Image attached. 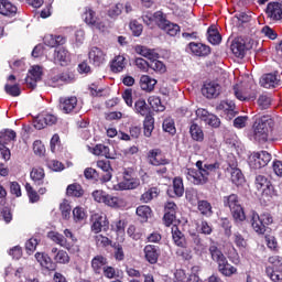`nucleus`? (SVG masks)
<instances>
[{"instance_id": "obj_18", "label": "nucleus", "mask_w": 282, "mask_h": 282, "mask_svg": "<svg viewBox=\"0 0 282 282\" xmlns=\"http://www.w3.org/2000/svg\"><path fill=\"white\" fill-rule=\"evenodd\" d=\"M64 239L66 240V243L68 246V248H66V250H68V252H73L76 253L78 252L79 248H78V238H76V236L74 235V232H72V230L69 229H65L64 230Z\"/></svg>"}, {"instance_id": "obj_52", "label": "nucleus", "mask_w": 282, "mask_h": 282, "mask_svg": "<svg viewBox=\"0 0 282 282\" xmlns=\"http://www.w3.org/2000/svg\"><path fill=\"white\" fill-rule=\"evenodd\" d=\"M150 69H153V72H156V74H165L166 65H164L162 61L153 58L150 62Z\"/></svg>"}, {"instance_id": "obj_44", "label": "nucleus", "mask_w": 282, "mask_h": 282, "mask_svg": "<svg viewBox=\"0 0 282 282\" xmlns=\"http://www.w3.org/2000/svg\"><path fill=\"white\" fill-rule=\"evenodd\" d=\"M198 210L205 217H210L213 215V205L208 200H198L197 202Z\"/></svg>"}, {"instance_id": "obj_60", "label": "nucleus", "mask_w": 282, "mask_h": 282, "mask_svg": "<svg viewBox=\"0 0 282 282\" xmlns=\"http://www.w3.org/2000/svg\"><path fill=\"white\" fill-rule=\"evenodd\" d=\"M4 90H6V94H8L9 96H13V97L21 96V88L19 87V85L7 84L4 86Z\"/></svg>"}, {"instance_id": "obj_14", "label": "nucleus", "mask_w": 282, "mask_h": 282, "mask_svg": "<svg viewBox=\"0 0 282 282\" xmlns=\"http://www.w3.org/2000/svg\"><path fill=\"white\" fill-rule=\"evenodd\" d=\"M202 94L208 99L217 98L221 94V85L217 82L206 83L202 88Z\"/></svg>"}, {"instance_id": "obj_64", "label": "nucleus", "mask_w": 282, "mask_h": 282, "mask_svg": "<svg viewBox=\"0 0 282 282\" xmlns=\"http://www.w3.org/2000/svg\"><path fill=\"white\" fill-rule=\"evenodd\" d=\"M185 197H186V199H187V202H189V204H192V205H195V204H197V191H195V189H187L186 192H185Z\"/></svg>"}, {"instance_id": "obj_2", "label": "nucleus", "mask_w": 282, "mask_h": 282, "mask_svg": "<svg viewBox=\"0 0 282 282\" xmlns=\"http://www.w3.org/2000/svg\"><path fill=\"white\" fill-rule=\"evenodd\" d=\"M274 129V119L270 115L257 117L251 133L249 134L250 140L258 142L259 144H265L268 138H270V131Z\"/></svg>"}, {"instance_id": "obj_53", "label": "nucleus", "mask_w": 282, "mask_h": 282, "mask_svg": "<svg viewBox=\"0 0 282 282\" xmlns=\"http://www.w3.org/2000/svg\"><path fill=\"white\" fill-rule=\"evenodd\" d=\"M217 109L219 111H225L226 113H230V116H232V113H235L236 106L232 101H221L217 106Z\"/></svg>"}, {"instance_id": "obj_41", "label": "nucleus", "mask_w": 282, "mask_h": 282, "mask_svg": "<svg viewBox=\"0 0 282 282\" xmlns=\"http://www.w3.org/2000/svg\"><path fill=\"white\" fill-rule=\"evenodd\" d=\"M137 54L143 56L144 58H149V61H153V58H158V53L155 51L147 48L145 46H135Z\"/></svg>"}, {"instance_id": "obj_26", "label": "nucleus", "mask_w": 282, "mask_h": 282, "mask_svg": "<svg viewBox=\"0 0 282 282\" xmlns=\"http://www.w3.org/2000/svg\"><path fill=\"white\" fill-rule=\"evenodd\" d=\"M189 50L194 56H208L210 54V46L202 43H189Z\"/></svg>"}, {"instance_id": "obj_51", "label": "nucleus", "mask_w": 282, "mask_h": 282, "mask_svg": "<svg viewBox=\"0 0 282 282\" xmlns=\"http://www.w3.org/2000/svg\"><path fill=\"white\" fill-rule=\"evenodd\" d=\"M148 102L152 107L153 111H164V106L162 105V99H160V97L150 96Z\"/></svg>"}, {"instance_id": "obj_12", "label": "nucleus", "mask_w": 282, "mask_h": 282, "mask_svg": "<svg viewBox=\"0 0 282 282\" xmlns=\"http://www.w3.org/2000/svg\"><path fill=\"white\" fill-rule=\"evenodd\" d=\"M56 122H58V117H56V115L42 113L34 119L33 124L36 129L41 130L45 129L47 126L52 127V124H56Z\"/></svg>"}, {"instance_id": "obj_40", "label": "nucleus", "mask_w": 282, "mask_h": 282, "mask_svg": "<svg viewBox=\"0 0 282 282\" xmlns=\"http://www.w3.org/2000/svg\"><path fill=\"white\" fill-rule=\"evenodd\" d=\"M267 276L273 282H282V271L274 270V267L267 265L265 267Z\"/></svg>"}, {"instance_id": "obj_27", "label": "nucleus", "mask_w": 282, "mask_h": 282, "mask_svg": "<svg viewBox=\"0 0 282 282\" xmlns=\"http://www.w3.org/2000/svg\"><path fill=\"white\" fill-rule=\"evenodd\" d=\"M18 12L17 6L8 0H0V14L3 17H14Z\"/></svg>"}, {"instance_id": "obj_54", "label": "nucleus", "mask_w": 282, "mask_h": 282, "mask_svg": "<svg viewBox=\"0 0 282 282\" xmlns=\"http://www.w3.org/2000/svg\"><path fill=\"white\" fill-rule=\"evenodd\" d=\"M83 18L85 23H87L88 25L96 24V12H94V10L86 8Z\"/></svg>"}, {"instance_id": "obj_48", "label": "nucleus", "mask_w": 282, "mask_h": 282, "mask_svg": "<svg viewBox=\"0 0 282 282\" xmlns=\"http://www.w3.org/2000/svg\"><path fill=\"white\" fill-rule=\"evenodd\" d=\"M104 204H106V206H110V208H120V206H122V199L118 198V196L106 194Z\"/></svg>"}, {"instance_id": "obj_35", "label": "nucleus", "mask_w": 282, "mask_h": 282, "mask_svg": "<svg viewBox=\"0 0 282 282\" xmlns=\"http://www.w3.org/2000/svg\"><path fill=\"white\" fill-rule=\"evenodd\" d=\"M48 239L51 241H54V243H57V246H61V248H69V245H67V240H65V236L56 232V231H50L47 234Z\"/></svg>"}, {"instance_id": "obj_25", "label": "nucleus", "mask_w": 282, "mask_h": 282, "mask_svg": "<svg viewBox=\"0 0 282 282\" xmlns=\"http://www.w3.org/2000/svg\"><path fill=\"white\" fill-rule=\"evenodd\" d=\"M251 226L257 235H265V226L257 212H251Z\"/></svg>"}, {"instance_id": "obj_36", "label": "nucleus", "mask_w": 282, "mask_h": 282, "mask_svg": "<svg viewBox=\"0 0 282 282\" xmlns=\"http://www.w3.org/2000/svg\"><path fill=\"white\" fill-rule=\"evenodd\" d=\"M189 133L192 135V140L196 142H204V130L197 123H192L189 127Z\"/></svg>"}, {"instance_id": "obj_62", "label": "nucleus", "mask_w": 282, "mask_h": 282, "mask_svg": "<svg viewBox=\"0 0 282 282\" xmlns=\"http://www.w3.org/2000/svg\"><path fill=\"white\" fill-rule=\"evenodd\" d=\"M130 30L133 36H140V34H142L143 26L140 22L133 20L130 22Z\"/></svg>"}, {"instance_id": "obj_56", "label": "nucleus", "mask_w": 282, "mask_h": 282, "mask_svg": "<svg viewBox=\"0 0 282 282\" xmlns=\"http://www.w3.org/2000/svg\"><path fill=\"white\" fill-rule=\"evenodd\" d=\"M122 10H124V6H122V3H117L108 10V17H110V19H116V17L122 14Z\"/></svg>"}, {"instance_id": "obj_63", "label": "nucleus", "mask_w": 282, "mask_h": 282, "mask_svg": "<svg viewBox=\"0 0 282 282\" xmlns=\"http://www.w3.org/2000/svg\"><path fill=\"white\" fill-rule=\"evenodd\" d=\"M234 242L236 243L237 248H246V246H248V242L239 232L234 234Z\"/></svg>"}, {"instance_id": "obj_34", "label": "nucleus", "mask_w": 282, "mask_h": 282, "mask_svg": "<svg viewBox=\"0 0 282 282\" xmlns=\"http://www.w3.org/2000/svg\"><path fill=\"white\" fill-rule=\"evenodd\" d=\"M88 149L90 153H93L94 155H102L108 160H113L111 153H109V147L105 144H97L95 148H88Z\"/></svg>"}, {"instance_id": "obj_9", "label": "nucleus", "mask_w": 282, "mask_h": 282, "mask_svg": "<svg viewBox=\"0 0 282 282\" xmlns=\"http://www.w3.org/2000/svg\"><path fill=\"white\" fill-rule=\"evenodd\" d=\"M256 187L262 193L263 197H274L276 195L272 182L263 175L256 176Z\"/></svg>"}, {"instance_id": "obj_21", "label": "nucleus", "mask_w": 282, "mask_h": 282, "mask_svg": "<svg viewBox=\"0 0 282 282\" xmlns=\"http://www.w3.org/2000/svg\"><path fill=\"white\" fill-rule=\"evenodd\" d=\"M90 263L94 274H102V271L107 267V258L98 254L91 259Z\"/></svg>"}, {"instance_id": "obj_61", "label": "nucleus", "mask_w": 282, "mask_h": 282, "mask_svg": "<svg viewBox=\"0 0 282 282\" xmlns=\"http://www.w3.org/2000/svg\"><path fill=\"white\" fill-rule=\"evenodd\" d=\"M163 131L173 135L175 133V121L171 118L165 119L163 121Z\"/></svg>"}, {"instance_id": "obj_11", "label": "nucleus", "mask_w": 282, "mask_h": 282, "mask_svg": "<svg viewBox=\"0 0 282 282\" xmlns=\"http://www.w3.org/2000/svg\"><path fill=\"white\" fill-rule=\"evenodd\" d=\"M88 59L95 67H100V65H105L107 62V53L98 46H93L88 52Z\"/></svg>"}, {"instance_id": "obj_4", "label": "nucleus", "mask_w": 282, "mask_h": 282, "mask_svg": "<svg viewBox=\"0 0 282 282\" xmlns=\"http://www.w3.org/2000/svg\"><path fill=\"white\" fill-rule=\"evenodd\" d=\"M224 206L230 209V213L235 221H246V213H243V207L239 202V196L237 194H231L223 198Z\"/></svg>"}, {"instance_id": "obj_19", "label": "nucleus", "mask_w": 282, "mask_h": 282, "mask_svg": "<svg viewBox=\"0 0 282 282\" xmlns=\"http://www.w3.org/2000/svg\"><path fill=\"white\" fill-rule=\"evenodd\" d=\"M139 85L142 91H147L148 94H151V91L155 89V85H158V79L152 78L149 75H142L140 77Z\"/></svg>"}, {"instance_id": "obj_58", "label": "nucleus", "mask_w": 282, "mask_h": 282, "mask_svg": "<svg viewBox=\"0 0 282 282\" xmlns=\"http://www.w3.org/2000/svg\"><path fill=\"white\" fill-rule=\"evenodd\" d=\"M272 105V98L268 95H260L258 98V106L260 109H268Z\"/></svg>"}, {"instance_id": "obj_50", "label": "nucleus", "mask_w": 282, "mask_h": 282, "mask_svg": "<svg viewBox=\"0 0 282 282\" xmlns=\"http://www.w3.org/2000/svg\"><path fill=\"white\" fill-rule=\"evenodd\" d=\"M173 191L176 197H182V195H184V181L182 177H175L173 180Z\"/></svg>"}, {"instance_id": "obj_57", "label": "nucleus", "mask_w": 282, "mask_h": 282, "mask_svg": "<svg viewBox=\"0 0 282 282\" xmlns=\"http://www.w3.org/2000/svg\"><path fill=\"white\" fill-rule=\"evenodd\" d=\"M54 261H56V263H69V254L67 253V251L65 250H59L54 257H53Z\"/></svg>"}, {"instance_id": "obj_23", "label": "nucleus", "mask_w": 282, "mask_h": 282, "mask_svg": "<svg viewBox=\"0 0 282 282\" xmlns=\"http://www.w3.org/2000/svg\"><path fill=\"white\" fill-rule=\"evenodd\" d=\"M30 177L32 182H34L35 186H43V184H47L45 182V170L42 167H33Z\"/></svg>"}, {"instance_id": "obj_3", "label": "nucleus", "mask_w": 282, "mask_h": 282, "mask_svg": "<svg viewBox=\"0 0 282 282\" xmlns=\"http://www.w3.org/2000/svg\"><path fill=\"white\" fill-rule=\"evenodd\" d=\"M209 254L212 256L213 261H216L218 264V270L224 276H232V274H237V268L228 263V259H226V256H224L215 242L209 246Z\"/></svg>"}, {"instance_id": "obj_30", "label": "nucleus", "mask_w": 282, "mask_h": 282, "mask_svg": "<svg viewBox=\"0 0 282 282\" xmlns=\"http://www.w3.org/2000/svg\"><path fill=\"white\" fill-rule=\"evenodd\" d=\"M94 223L91 225V231L98 235V232L102 231V227L107 226V216L95 214L93 216Z\"/></svg>"}, {"instance_id": "obj_10", "label": "nucleus", "mask_w": 282, "mask_h": 282, "mask_svg": "<svg viewBox=\"0 0 282 282\" xmlns=\"http://www.w3.org/2000/svg\"><path fill=\"white\" fill-rule=\"evenodd\" d=\"M252 47H254V40H249V42L237 40L231 44V52L237 58H243L246 52Z\"/></svg>"}, {"instance_id": "obj_45", "label": "nucleus", "mask_w": 282, "mask_h": 282, "mask_svg": "<svg viewBox=\"0 0 282 282\" xmlns=\"http://www.w3.org/2000/svg\"><path fill=\"white\" fill-rule=\"evenodd\" d=\"M134 110L135 113H139L140 116H149L150 109L147 105V101L144 99H139L134 104Z\"/></svg>"}, {"instance_id": "obj_29", "label": "nucleus", "mask_w": 282, "mask_h": 282, "mask_svg": "<svg viewBox=\"0 0 282 282\" xmlns=\"http://www.w3.org/2000/svg\"><path fill=\"white\" fill-rule=\"evenodd\" d=\"M280 80L275 74H265L260 79V85L265 89H272L279 85Z\"/></svg>"}, {"instance_id": "obj_32", "label": "nucleus", "mask_w": 282, "mask_h": 282, "mask_svg": "<svg viewBox=\"0 0 282 282\" xmlns=\"http://www.w3.org/2000/svg\"><path fill=\"white\" fill-rule=\"evenodd\" d=\"M65 36L62 35H46L44 37V43L47 47H56L58 45H65L66 43Z\"/></svg>"}, {"instance_id": "obj_38", "label": "nucleus", "mask_w": 282, "mask_h": 282, "mask_svg": "<svg viewBox=\"0 0 282 282\" xmlns=\"http://www.w3.org/2000/svg\"><path fill=\"white\" fill-rule=\"evenodd\" d=\"M172 239L175 246H178V248H184L186 243L184 235L182 234V231H180V228H177V226L172 227Z\"/></svg>"}, {"instance_id": "obj_17", "label": "nucleus", "mask_w": 282, "mask_h": 282, "mask_svg": "<svg viewBox=\"0 0 282 282\" xmlns=\"http://www.w3.org/2000/svg\"><path fill=\"white\" fill-rule=\"evenodd\" d=\"M35 259L37 263H40L41 268H44V270L54 271L56 270V264L52 261V258L47 256L45 252H36Z\"/></svg>"}, {"instance_id": "obj_28", "label": "nucleus", "mask_w": 282, "mask_h": 282, "mask_svg": "<svg viewBox=\"0 0 282 282\" xmlns=\"http://www.w3.org/2000/svg\"><path fill=\"white\" fill-rule=\"evenodd\" d=\"M227 171H229L231 175L232 184H236V186L243 184V173H241V170L237 167V163L229 164Z\"/></svg>"}, {"instance_id": "obj_33", "label": "nucleus", "mask_w": 282, "mask_h": 282, "mask_svg": "<svg viewBox=\"0 0 282 282\" xmlns=\"http://www.w3.org/2000/svg\"><path fill=\"white\" fill-rule=\"evenodd\" d=\"M110 67H111V72H113L115 74H118L122 72L124 67H127V59L122 55L116 56L112 59Z\"/></svg>"}, {"instance_id": "obj_24", "label": "nucleus", "mask_w": 282, "mask_h": 282, "mask_svg": "<svg viewBox=\"0 0 282 282\" xmlns=\"http://www.w3.org/2000/svg\"><path fill=\"white\" fill-rule=\"evenodd\" d=\"M148 159L152 166H164L169 164V160L162 158L160 150H151L148 154Z\"/></svg>"}, {"instance_id": "obj_46", "label": "nucleus", "mask_w": 282, "mask_h": 282, "mask_svg": "<svg viewBox=\"0 0 282 282\" xmlns=\"http://www.w3.org/2000/svg\"><path fill=\"white\" fill-rule=\"evenodd\" d=\"M151 207H149L148 205H141L137 208V215L143 223L149 220V217H151Z\"/></svg>"}, {"instance_id": "obj_43", "label": "nucleus", "mask_w": 282, "mask_h": 282, "mask_svg": "<svg viewBox=\"0 0 282 282\" xmlns=\"http://www.w3.org/2000/svg\"><path fill=\"white\" fill-rule=\"evenodd\" d=\"M158 195H160L158 187H152L141 195L140 202H142L143 204H149V202H152V199H155Z\"/></svg>"}, {"instance_id": "obj_22", "label": "nucleus", "mask_w": 282, "mask_h": 282, "mask_svg": "<svg viewBox=\"0 0 282 282\" xmlns=\"http://www.w3.org/2000/svg\"><path fill=\"white\" fill-rule=\"evenodd\" d=\"M143 252L147 261L152 264L158 263V259L160 257V249L158 246L147 245L143 249Z\"/></svg>"}, {"instance_id": "obj_6", "label": "nucleus", "mask_w": 282, "mask_h": 282, "mask_svg": "<svg viewBox=\"0 0 282 282\" xmlns=\"http://www.w3.org/2000/svg\"><path fill=\"white\" fill-rule=\"evenodd\" d=\"M154 19H158L159 28L163 30L165 34H169V36H177V34H180L181 32L180 25L164 19V13H162V11L155 12Z\"/></svg>"}, {"instance_id": "obj_7", "label": "nucleus", "mask_w": 282, "mask_h": 282, "mask_svg": "<svg viewBox=\"0 0 282 282\" xmlns=\"http://www.w3.org/2000/svg\"><path fill=\"white\" fill-rule=\"evenodd\" d=\"M12 140H17V132H14V130L7 129L0 132V153L6 162H8L11 156L10 149H8L6 144L12 142Z\"/></svg>"}, {"instance_id": "obj_20", "label": "nucleus", "mask_w": 282, "mask_h": 282, "mask_svg": "<svg viewBox=\"0 0 282 282\" xmlns=\"http://www.w3.org/2000/svg\"><path fill=\"white\" fill-rule=\"evenodd\" d=\"M59 102L64 113H72L78 105V98L76 96L64 97L59 99Z\"/></svg>"}, {"instance_id": "obj_16", "label": "nucleus", "mask_w": 282, "mask_h": 282, "mask_svg": "<svg viewBox=\"0 0 282 282\" xmlns=\"http://www.w3.org/2000/svg\"><path fill=\"white\" fill-rule=\"evenodd\" d=\"M267 17L271 21H281L282 19V6L279 2H270L267 6Z\"/></svg>"}, {"instance_id": "obj_37", "label": "nucleus", "mask_w": 282, "mask_h": 282, "mask_svg": "<svg viewBox=\"0 0 282 282\" xmlns=\"http://www.w3.org/2000/svg\"><path fill=\"white\" fill-rule=\"evenodd\" d=\"M234 95L238 100L241 102L250 100L252 97L246 91V88L243 86L237 84L234 86Z\"/></svg>"}, {"instance_id": "obj_47", "label": "nucleus", "mask_w": 282, "mask_h": 282, "mask_svg": "<svg viewBox=\"0 0 282 282\" xmlns=\"http://www.w3.org/2000/svg\"><path fill=\"white\" fill-rule=\"evenodd\" d=\"M66 193L69 197H83L84 192L80 184L74 183L67 186Z\"/></svg>"}, {"instance_id": "obj_15", "label": "nucleus", "mask_w": 282, "mask_h": 282, "mask_svg": "<svg viewBox=\"0 0 282 282\" xmlns=\"http://www.w3.org/2000/svg\"><path fill=\"white\" fill-rule=\"evenodd\" d=\"M53 61L55 65H61L62 67H66V65H69L72 61L69 51H67L65 47L56 48L53 55Z\"/></svg>"}, {"instance_id": "obj_42", "label": "nucleus", "mask_w": 282, "mask_h": 282, "mask_svg": "<svg viewBox=\"0 0 282 282\" xmlns=\"http://www.w3.org/2000/svg\"><path fill=\"white\" fill-rule=\"evenodd\" d=\"M207 40L212 45H219L221 43V35L219 34V31L215 28H209L207 30Z\"/></svg>"}, {"instance_id": "obj_59", "label": "nucleus", "mask_w": 282, "mask_h": 282, "mask_svg": "<svg viewBox=\"0 0 282 282\" xmlns=\"http://www.w3.org/2000/svg\"><path fill=\"white\" fill-rule=\"evenodd\" d=\"M73 217L74 221H84V219H87V214L85 213L84 208L75 207L73 209Z\"/></svg>"}, {"instance_id": "obj_1", "label": "nucleus", "mask_w": 282, "mask_h": 282, "mask_svg": "<svg viewBox=\"0 0 282 282\" xmlns=\"http://www.w3.org/2000/svg\"><path fill=\"white\" fill-rule=\"evenodd\" d=\"M219 162L204 164V162L197 161V170L186 169L185 175L192 184L204 186V184H207L208 180H214L215 175L219 172Z\"/></svg>"}, {"instance_id": "obj_8", "label": "nucleus", "mask_w": 282, "mask_h": 282, "mask_svg": "<svg viewBox=\"0 0 282 282\" xmlns=\"http://www.w3.org/2000/svg\"><path fill=\"white\" fill-rule=\"evenodd\" d=\"M272 160V154L267 151L253 152L249 156L250 169L259 170L263 166H268V163Z\"/></svg>"}, {"instance_id": "obj_39", "label": "nucleus", "mask_w": 282, "mask_h": 282, "mask_svg": "<svg viewBox=\"0 0 282 282\" xmlns=\"http://www.w3.org/2000/svg\"><path fill=\"white\" fill-rule=\"evenodd\" d=\"M143 133L145 138H151L153 130L155 129V120L151 116H147L143 121Z\"/></svg>"}, {"instance_id": "obj_5", "label": "nucleus", "mask_w": 282, "mask_h": 282, "mask_svg": "<svg viewBox=\"0 0 282 282\" xmlns=\"http://www.w3.org/2000/svg\"><path fill=\"white\" fill-rule=\"evenodd\" d=\"M140 186V178L133 176V172L124 171L123 178L117 185H113L112 191H135Z\"/></svg>"}, {"instance_id": "obj_49", "label": "nucleus", "mask_w": 282, "mask_h": 282, "mask_svg": "<svg viewBox=\"0 0 282 282\" xmlns=\"http://www.w3.org/2000/svg\"><path fill=\"white\" fill-rule=\"evenodd\" d=\"M25 191L29 197V202L31 204H36V202L41 199V196H39V192H36L35 188L32 187L30 183L25 184Z\"/></svg>"}, {"instance_id": "obj_55", "label": "nucleus", "mask_w": 282, "mask_h": 282, "mask_svg": "<svg viewBox=\"0 0 282 282\" xmlns=\"http://www.w3.org/2000/svg\"><path fill=\"white\" fill-rule=\"evenodd\" d=\"M59 210L63 219H69V217H72V206L67 200H63V203H61Z\"/></svg>"}, {"instance_id": "obj_31", "label": "nucleus", "mask_w": 282, "mask_h": 282, "mask_svg": "<svg viewBox=\"0 0 282 282\" xmlns=\"http://www.w3.org/2000/svg\"><path fill=\"white\" fill-rule=\"evenodd\" d=\"M97 167L104 171V173H106V175L102 176L101 181L111 182V172L113 171V169H111V163L109 161L100 160L97 161Z\"/></svg>"}, {"instance_id": "obj_13", "label": "nucleus", "mask_w": 282, "mask_h": 282, "mask_svg": "<svg viewBox=\"0 0 282 282\" xmlns=\"http://www.w3.org/2000/svg\"><path fill=\"white\" fill-rule=\"evenodd\" d=\"M41 78H43V68H41V66H32L29 70L28 77L25 78V83L28 87L35 89L36 83H39Z\"/></svg>"}]
</instances>
